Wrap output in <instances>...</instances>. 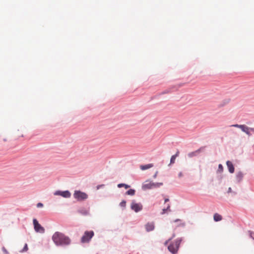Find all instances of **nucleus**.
<instances>
[{
	"instance_id": "17",
	"label": "nucleus",
	"mask_w": 254,
	"mask_h": 254,
	"mask_svg": "<svg viewBox=\"0 0 254 254\" xmlns=\"http://www.w3.org/2000/svg\"><path fill=\"white\" fill-rule=\"evenodd\" d=\"M240 129H241V130L243 132L246 133L248 131V130H250V127H248L246 126L245 125H242V127Z\"/></svg>"
},
{
	"instance_id": "7",
	"label": "nucleus",
	"mask_w": 254,
	"mask_h": 254,
	"mask_svg": "<svg viewBox=\"0 0 254 254\" xmlns=\"http://www.w3.org/2000/svg\"><path fill=\"white\" fill-rule=\"evenodd\" d=\"M54 195H60L64 198H69L71 196V193L68 190H58L54 192Z\"/></svg>"
},
{
	"instance_id": "13",
	"label": "nucleus",
	"mask_w": 254,
	"mask_h": 254,
	"mask_svg": "<svg viewBox=\"0 0 254 254\" xmlns=\"http://www.w3.org/2000/svg\"><path fill=\"white\" fill-rule=\"evenodd\" d=\"M214 220L216 222L220 221L222 219V216L218 213H215L213 215Z\"/></svg>"
},
{
	"instance_id": "3",
	"label": "nucleus",
	"mask_w": 254,
	"mask_h": 254,
	"mask_svg": "<svg viewBox=\"0 0 254 254\" xmlns=\"http://www.w3.org/2000/svg\"><path fill=\"white\" fill-rule=\"evenodd\" d=\"M73 196L78 201H82L87 198L88 195L80 190H75L73 193Z\"/></svg>"
},
{
	"instance_id": "30",
	"label": "nucleus",
	"mask_w": 254,
	"mask_h": 254,
	"mask_svg": "<svg viewBox=\"0 0 254 254\" xmlns=\"http://www.w3.org/2000/svg\"><path fill=\"white\" fill-rule=\"evenodd\" d=\"M251 130H248V131L246 132V133L249 135H250L251 134L250 133V131Z\"/></svg>"
},
{
	"instance_id": "32",
	"label": "nucleus",
	"mask_w": 254,
	"mask_h": 254,
	"mask_svg": "<svg viewBox=\"0 0 254 254\" xmlns=\"http://www.w3.org/2000/svg\"><path fill=\"white\" fill-rule=\"evenodd\" d=\"M169 201V199L168 198H165V202H167Z\"/></svg>"
},
{
	"instance_id": "12",
	"label": "nucleus",
	"mask_w": 254,
	"mask_h": 254,
	"mask_svg": "<svg viewBox=\"0 0 254 254\" xmlns=\"http://www.w3.org/2000/svg\"><path fill=\"white\" fill-rule=\"evenodd\" d=\"M244 175L242 172H239L236 174V179L238 182H241L243 178Z\"/></svg>"
},
{
	"instance_id": "26",
	"label": "nucleus",
	"mask_w": 254,
	"mask_h": 254,
	"mask_svg": "<svg viewBox=\"0 0 254 254\" xmlns=\"http://www.w3.org/2000/svg\"><path fill=\"white\" fill-rule=\"evenodd\" d=\"M2 251L5 254H8V252L7 251V250H6V249L4 248V247H3L2 248Z\"/></svg>"
},
{
	"instance_id": "19",
	"label": "nucleus",
	"mask_w": 254,
	"mask_h": 254,
	"mask_svg": "<svg viewBox=\"0 0 254 254\" xmlns=\"http://www.w3.org/2000/svg\"><path fill=\"white\" fill-rule=\"evenodd\" d=\"M126 194L130 195H133L135 194V190L133 189H130L126 192Z\"/></svg>"
},
{
	"instance_id": "15",
	"label": "nucleus",
	"mask_w": 254,
	"mask_h": 254,
	"mask_svg": "<svg viewBox=\"0 0 254 254\" xmlns=\"http://www.w3.org/2000/svg\"><path fill=\"white\" fill-rule=\"evenodd\" d=\"M153 166L152 164H149L145 165H141L140 166V169L142 170H145L148 169H149Z\"/></svg>"
},
{
	"instance_id": "4",
	"label": "nucleus",
	"mask_w": 254,
	"mask_h": 254,
	"mask_svg": "<svg viewBox=\"0 0 254 254\" xmlns=\"http://www.w3.org/2000/svg\"><path fill=\"white\" fill-rule=\"evenodd\" d=\"M94 235L93 231H85L83 236L82 237L81 242L83 243H88L93 237Z\"/></svg>"
},
{
	"instance_id": "34",
	"label": "nucleus",
	"mask_w": 254,
	"mask_h": 254,
	"mask_svg": "<svg viewBox=\"0 0 254 254\" xmlns=\"http://www.w3.org/2000/svg\"><path fill=\"white\" fill-rule=\"evenodd\" d=\"M169 93V91H166L165 92H164L163 93Z\"/></svg>"
},
{
	"instance_id": "29",
	"label": "nucleus",
	"mask_w": 254,
	"mask_h": 254,
	"mask_svg": "<svg viewBox=\"0 0 254 254\" xmlns=\"http://www.w3.org/2000/svg\"><path fill=\"white\" fill-rule=\"evenodd\" d=\"M183 173L182 172H180L179 175H178L179 177L181 178V177H183Z\"/></svg>"
},
{
	"instance_id": "31",
	"label": "nucleus",
	"mask_w": 254,
	"mask_h": 254,
	"mask_svg": "<svg viewBox=\"0 0 254 254\" xmlns=\"http://www.w3.org/2000/svg\"><path fill=\"white\" fill-rule=\"evenodd\" d=\"M232 191V189L231 188H229L228 189V193H230V192H231Z\"/></svg>"
},
{
	"instance_id": "11",
	"label": "nucleus",
	"mask_w": 254,
	"mask_h": 254,
	"mask_svg": "<svg viewBox=\"0 0 254 254\" xmlns=\"http://www.w3.org/2000/svg\"><path fill=\"white\" fill-rule=\"evenodd\" d=\"M78 212L83 215H87L89 214V209L85 208H80L78 209Z\"/></svg>"
},
{
	"instance_id": "22",
	"label": "nucleus",
	"mask_w": 254,
	"mask_h": 254,
	"mask_svg": "<svg viewBox=\"0 0 254 254\" xmlns=\"http://www.w3.org/2000/svg\"><path fill=\"white\" fill-rule=\"evenodd\" d=\"M242 125L235 124V125H231V127H234L241 128L242 127Z\"/></svg>"
},
{
	"instance_id": "2",
	"label": "nucleus",
	"mask_w": 254,
	"mask_h": 254,
	"mask_svg": "<svg viewBox=\"0 0 254 254\" xmlns=\"http://www.w3.org/2000/svg\"><path fill=\"white\" fill-rule=\"evenodd\" d=\"M182 241V238L177 239L174 242L171 243L168 246V250L173 254L177 253L180 245Z\"/></svg>"
},
{
	"instance_id": "35",
	"label": "nucleus",
	"mask_w": 254,
	"mask_h": 254,
	"mask_svg": "<svg viewBox=\"0 0 254 254\" xmlns=\"http://www.w3.org/2000/svg\"><path fill=\"white\" fill-rule=\"evenodd\" d=\"M179 219H177L175 221L176 222V221H179Z\"/></svg>"
},
{
	"instance_id": "20",
	"label": "nucleus",
	"mask_w": 254,
	"mask_h": 254,
	"mask_svg": "<svg viewBox=\"0 0 254 254\" xmlns=\"http://www.w3.org/2000/svg\"><path fill=\"white\" fill-rule=\"evenodd\" d=\"M223 166L221 164H219L218 165V168L217 172H219V173H221L223 172Z\"/></svg>"
},
{
	"instance_id": "28",
	"label": "nucleus",
	"mask_w": 254,
	"mask_h": 254,
	"mask_svg": "<svg viewBox=\"0 0 254 254\" xmlns=\"http://www.w3.org/2000/svg\"><path fill=\"white\" fill-rule=\"evenodd\" d=\"M172 239V238H171V239H169L168 240L166 241L165 242L164 245H165V246H166V245L168 244V243H169V241H170Z\"/></svg>"
},
{
	"instance_id": "10",
	"label": "nucleus",
	"mask_w": 254,
	"mask_h": 254,
	"mask_svg": "<svg viewBox=\"0 0 254 254\" xmlns=\"http://www.w3.org/2000/svg\"><path fill=\"white\" fill-rule=\"evenodd\" d=\"M226 164L229 172L230 173H233L234 172L235 169L233 163L230 161H227L226 162Z\"/></svg>"
},
{
	"instance_id": "23",
	"label": "nucleus",
	"mask_w": 254,
	"mask_h": 254,
	"mask_svg": "<svg viewBox=\"0 0 254 254\" xmlns=\"http://www.w3.org/2000/svg\"><path fill=\"white\" fill-rule=\"evenodd\" d=\"M197 152V151H196V152H191V153H189L188 155H189V157H192L193 156H195V154H196V153Z\"/></svg>"
},
{
	"instance_id": "27",
	"label": "nucleus",
	"mask_w": 254,
	"mask_h": 254,
	"mask_svg": "<svg viewBox=\"0 0 254 254\" xmlns=\"http://www.w3.org/2000/svg\"><path fill=\"white\" fill-rule=\"evenodd\" d=\"M43 204L42 203H38L37 205V206L38 207H43Z\"/></svg>"
},
{
	"instance_id": "8",
	"label": "nucleus",
	"mask_w": 254,
	"mask_h": 254,
	"mask_svg": "<svg viewBox=\"0 0 254 254\" xmlns=\"http://www.w3.org/2000/svg\"><path fill=\"white\" fill-rule=\"evenodd\" d=\"M131 208L134 210L135 212H139L142 209V205L140 203H135V202H132L131 204Z\"/></svg>"
},
{
	"instance_id": "25",
	"label": "nucleus",
	"mask_w": 254,
	"mask_h": 254,
	"mask_svg": "<svg viewBox=\"0 0 254 254\" xmlns=\"http://www.w3.org/2000/svg\"><path fill=\"white\" fill-rule=\"evenodd\" d=\"M250 237L254 240V232H250Z\"/></svg>"
},
{
	"instance_id": "1",
	"label": "nucleus",
	"mask_w": 254,
	"mask_h": 254,
	"mask_svg": "<svg viewBox=\"0 0 254 254\" xmlns=\"http://www.w3.org/2000/svg\"><path fill=\"white\" fill-rule=\"evenodd\" d=\"M52 240L57 246H66L70 243V239L64 234L59 232H56L53 234Z\"/></svg>"
},
{
	"instance_id": "16",
	"label": "nucleus",
	"mask_w": 254,
	"mask_h": 254,
	"mask_svg": "<svg viewBox=\"0 0 254 254\" xmlns=\"http://www.w3.org/2000/svg\"><path fill=\"white\" fill-rule=\"evenodd\" d=\"M170 204H168L166 208H164L162 209L161 214H164L166 213H168V212H170L171 210H170Z\"/></svg>"
},
{
	"instance_id": "24",
	"label": "nucleus",
	"mask_w": 254,
	"mask_h": 254,
	"mask_svg": "<svg viewBox=\"0 0 254 254\" xmlns=\"http://www.w3.org/2000/svg\"><path fill=\"white\" fill-rule=\"evenodd\" d=\"M28 250V246L27 244H25L22 252H26Z\"/></svg>"
},
{
	"instance_id": "14",
	"label": "nucleus",
	"mask_w": 254,
	"mask_h": 254,
	"mask_svg": "<svg viewBox=\"0 0 254 254\" xmlns=\"http://www.w3.org/2000/svg\"><path fill=\"white\" fill-rule=\"evenodd\" d=\"M179 151H178L176 152V154L173 155L171 157V160H170V164H174L175 162L176 158L177 157H178L179 156Z\"/></svg>"
},
{
	"instance_id": "18",
	"label": "nucleus",
	"mask_w": 254,
	"mask_h": 254,
	"mask_svg": "<svg viewBox=\"0 0 254 254\" xmlns=\"http://www.w3.org/2000/svg\"><path fill=\"white\" fill-rule=\"evenodd\" d=\"M118 187L121 188L122 187H125L126 189H127L130 187V186L128 185L125 184H119L118 185Z\"/></svg>"
},
{
	"instance_id": "5",
	"label": "nucleus",
	"mask_w": 254,
	"mask_h": 254,
	"mask_svg": "<svg viewBox=\"0 0 254 254\" xmlns=\"http://www.w3.org/2000/svg\"><path fill=\"white\" fill-rule=\"evenodd\" d=\"M162 183H154L151 182H146V183L142 186L143 190L151 189L154 188L159 187L162 185Z\"/></svg>"
},
{
	"instance_id": "21",
	"label": "nucleus",
	"mask_w": 254,
	"mask_h": 254,
	"mask_svg": "<svg viewBox=\"0 0 254 254\" xmlns=\"http://www.w3.org/2000/svg\"><path fill=\"white\" fill-rule=\"evenodd\" d=\"M120 206L123 207H125L126 205V202L125 200H123L120 204Z\"/></svg>"
},
{
	"instance_id": "6",
	"label": "nucleus",
	"mask_w": 254,
	"mask_h": 254,
	"mask_svg": "<svg viewBox=\"0 0 254 254\" xmlns=\"http://www.w3.org/2000/svg\"><path fill=\"white\" fill-rule=\"evenodd\" d=\"M34 230L36 232L44 233L45 232V229L43 227L36 219H34L33 220Z\"/></svg>"
},
{
	"instance_id": "33",
	"label": "nucleus",
	"mask_w": 254,
	"mask_h": 254,
	"mask_svg": "<svg viewBox=\"0 0 254 254\" xmlns=\"http://www.w3.org/2000/svg\"><path fill=\"white\" fill-rule=\"evenodd\" d=\"M250 130H251V131H252L254 132V128H251L250 127Z\"/></svg>"
},
{
	"instance_id": "9",
	"label": "nucleus",
	"mask_w": 254,
	"mask_h": 254,
	"mask_svg": "<svg viewBox=\"0 0 254 254\" xmlns=\"http://www.w3.org/2000/svg\"><path fill=\"white\" fill-rule=\"evenodd\" d=\"M145 229L147 232L151 231L154 229V224L153 222H148L145 225Z\"/></svg>"
}]
</instances>
